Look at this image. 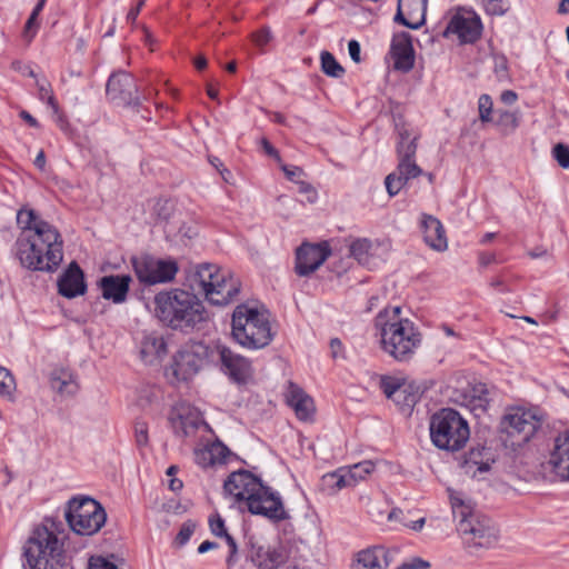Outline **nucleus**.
Listing matches in <instances>:
<instances>
[{"label": "nucleus", "mask_w": 569, "mask_h": 569, "mask_svg": "<svg viewBox=\"0 0 569 569\" xmlns=\"http://www.w3.org/2000/svg\"><path fill=\"white\" fill-rule=\"evenodd\" d=\"M331 251L327 243L301 244L296 252V272L307 277L315 272L330 256Z\"/></svg>", "instance_id": "a211bd4d"}, {"label": "nucleus", "mask_w": 569, "mask_h": 569, "mask_svg": "<svg viewBox=\"0 0 569 569\" xmlns=\"http://www.w3.org/2000/svg\"><path fill=\"white\" fill-rule=\"evenodd\" d=\"M23 553L30 569H63L67 566L63 541L44 526L32 531Z\"/></svg>", "instance_id": "423d86ee"}, {"label": "nucleus", "mask_w": 569, "mask_h": 569, "mask_svg": "<svg viewBox=\"0 0 569 569\" xmlns=\"http://www.w3.org/2000/svg\"><path fill=\"white\" fill-rule=\"evenodd\" d=\"M549 462L559 477L569 480V431L560 433L555 439Z\"/></svg>", "instance_id": "393cba45"}, {"label": "nucleus", "mask_w": 569, "mask_h": 569, "mask_svg": "<svg viewBox=\"0 0 569 569\" xmlns=\"http://www.w3.org/2000/svg\"><path fill=\"white\" fill-rule=\"evenodd\" d=\"M88 569H119L113 562L103 557H91Z\"/></svg>", "instance_id": "5fc2aeb1"}, {"label": "nucleus", "mask_w": 569, "mask_h": 569, "mask_svg": "<svg viewBox=\"0 0 569 569\" xmlns=\"http://www.w3.org/2000/svg\"><path fill=\"white\" fill-rule=\"evenodd\" d=\"M389 551L382 546H373L356 553L351 569H387Z\"/></svg>", "instance_id": "4be33fe9"}, {"label": "nucleus", "mask_w": 569, "mask_h": 569, "mask_svg": "<svg viewBox=\"0 0 569 569\" xmlns=\"http://www.w3.org/2000/svg\"><path fill=\"white\" fill-rule=\"evenodd\" d=\"M486 12L491 16H502L508 11V6L503 0H482Z\"/></svg>", "instance_id": "09e8293b"}, {"label": "nucleus", "mask_w": 569, "mask_h": 569, "mask_svg": "<svg viewBox=\"0 0 569 569\" xmlns=\"http://www.w3.org/2000/svg\"><path fill=\"white\" fill-rule=\"evenodd\" d=\"M449 498L455 518H458L459 520H465L476 512L472 509L471 505L463 500L462 495L460 492L449 490Z\"/></svg>", "instance_id": "e433bc0d"}, {"label": "nucleus", "mask_w": 569, "mask_h": 569, "mask_svg": "<svg viewBox=\"0 0 569 569\" xmlns=\"http://www.w3.org/2000/svg\"><path fill=\"white\" fill-rule=\"evenodd\" d=\"M261 148L269 156L280 161V154L278 150L269 142L267 138H261L260 140Z\"/></svg>", "instance_id": "13d9d810"}, {"label": "nucleus", "mask_w": 569, "mask_h": 569, "mask_svg": "<svg viewBox=\"0 0 569 569\" xmlns=\"http://www.w3.org/2000/svg\"><path fill=\"white\" fill-rule=\"evenodd\" d=\"M496 262V254L495 253H481L479 256V263L483 267H487L491 263H495Z\"/></svg>", "instance_id": "0e129e2a"}, {"label": "nucleus", "mask_w": 569, "mask_h": 569, "mask_svg": "<svg viewBox=\"0 0 569 569\" xmlns=\"http://www.w3.org/2000/svg\"><path fill=\"white\" fill-rule=\"evenodd\" d=\"M136 441L139 447L148 443V426L143 421H137L134 425Z\"/></svg>", "instance_id": "603ef678"}, {"label": "nucleus", "mask_w": 569, "mask_h": 569, "mask_svg": "<svg viewBox=\"0 0 569 569\" xmlns=\"http://www.w3.org/2000/svg\"><path fill=\"white\" fill-rule=\"evenodd\" d=\"M273 39L272 31L269 27L264 26L258 31L251 33L252 42L260 49L263 50L264 46H267Z\"/></svg>", "instance_id": "49530a36"}, {"label": "nucleus", "mask_w": 569, "mask_h": 569, "mask_svg": "<svg viewBox=\"0 0 569 569\" xmlns=\"http://www.w3.org/2000/svg\"><path fill=\"white\" fill-rule=\"evenodd\" d=\"M210 286L203 290L206 299L216 306H226L232 302L240 292V282L230 272L217 266V272L210 277Z\"/></svg>", "instance_id": "dca6fc26"}, {"label": "nucleus", "mask_w": 569, "mask_h": 569, "mask_svg": "<svg viewBox=\"0 0 569 569\" xmlns=\"http://www.w3.org/2000/svg\"><path fill=\"white\" fill-rule=\"evenodd\" d=\"M51 388L62 396H72L77 392L78 386L71 375L67 372H52L50 377Z\"/></svg>", "instance_id": "72a5a7b5"}, {"label": "nucleus", "mask_w": 569, "mask_h": 569, "mask_svg": "<svg viewBox=\"0 0 569 569\" xmlns=\"http://www.w3.org/2000/svg\"><path fill=\"white\" fill-rule=\"evenodd\" d=\"M109 100L118 106L137 107L140 104V96L136 79L126 71L112 73L106 86Z\"/></svg>", "instance_id": "2eb2a0df"}, {"label": "nucleus", "mask_w": 569, "mask_h": 569, "mask_svg": "<svg viewBox=\"0 0 569 569\" xmlns=\"http://www.w3.org/2000/svg\"><path fill=\"white\" fill-rule=\"evenodd\" d=\"M552 156L560 167L569 168V147L563 143H557L552 149Z\"/></svg>", "instance_id": "de8ad7c7"}, {"label": "nucleus", "mask_w": 569, "mask_h": 569, "mask_svg": "<svg viewBox=\"0 0 569 569\" xmlns=\"http://www.w3.org/2000/svg\"><path fill=\"white\" fill-rule=\"evenodd\" d=\"M348 50H349L350 58L356 63H359L361 60V58H360L361 49H360L359 42L357 40H350L348 43Z\"/></svg>", "instance_id": "bf43d9fd"}, {"label": "nucleus", "mask_w": 569, "mask_h": 569, "mask_svg": "<svg viewBox=\"0 0 569 569\" xmlns=\"http://www.w3.org/2000/svg\"><path fill=\"white\" fill-rule=\"evenodd\" d=\"M381 349L398 362L412 359L421 343V333L408 318L401 317V307H387L375 319Z\"/></svg>", "instance_id": "7ed1b4c3"}, {"label": "nucleus", "mask_w": 569, "mask_h": 569, "mask_svg": "<svg viewBox=\"0 0 569 569\" xmlns=\"http://www.w3.org/2000/svg\"><path fill=\"white\" fill-rule=\"evenodd\" d=\"M16 391V380L10 370L0 366V396L7 399H13Z\"/></svg>", "instance_id": "58836bf2"}, {"label": "nucleus", "mask_w": 569, "mask_h": 569, "mask_svg": "<svg viewBox=\"0 0 569 569\" xmlns=\"http://www.w3.org/2000/svg\"><path fill=\"white\" fill-rule=\"evenodd\" d=\"M457 530L470 552L493 548L499 540V530L493 521L478 512L465 520H459Z\"/></svg>", "instance_id": "9b49d317"}, {"label": "nucleus", "mask_w": 569, "mask_h": 569, "mask_svg": "<svg viewBox=\"0 0 569 569\" xmlns=\"http://www.w3.org/2000/svg\"><path fill=\"white\" fill-rule=\"evenodd\" d=\"M482 23L473 12L456 13L446 28L447 33L457 34L463 43H473L480 38Z\"/></svg>", "instance_id": "6ab92c4d"}, {"label": "nucleus", "mask_w": 569, "mask_h": 569, "mask_svg": "<svg viewBox=\"0 0 569 569\" xmlns=\"http://www.w3.org/2000/svg\"><path fill=\"white\" fill-rule=\"evenodd\" d=\"M211 361L218 363L221 372L239 386L247 385L253 377L251 361L224 345L212 347Z\"/></svg>", "instance_id": "ddd939ff"}, {"label": "nucleus", "mask_w": 569, "mask_h": 569, "mask_svg": "<svg viewBox=\"0 0 569 569\" xmlns=\"http://www.w3.org/2000/svg\"><path fill=\"white\" fill-rule=\"evenodd\" d=\"M287 559L288 556L283 547L262 546L250 541L240 569H246L249 561L259 569H280Z\"/></svg>", "instance_id": "f3484780"}, {"label": "nucleus", "mask_w": 569, "mask_h": 569, "mask_svg": "<svg viewBox=\"0 0 569 569\" xmlns=\"http://www.w3.org/2000/svg\"><path fill=\"white\" fill-rule=\"evenodd\" d=\"M490 287L498 289L501 292H509L510 289L506 286L505 281L501 278H496L490 281Z\"/></svg>", "instance_id": "69168bd1"}, {"label": "nucleus", "mask_w": 569, "mask_h": 569, "mask_svg": "<svg viewBox=\"0 0 569 569\" xmlns=\"http://www.w3.org/2000/svg\"><path fill=\"white\" fill-rule=\"evenodd\" d=\"M17 223L21 232L13 244V254L20 266L30 271H57L63 260V240L58 229L26 208L18 211Z\"/></svg>", "instance_id": "f257e3e1"}, {"label": "nucleus", "mask_w": 569, "mask_h": 569, "mask_svg": "<svg viewBox=\"0 0 569 569\" xmlns=\"http://www.w3.org/2000/svg\"><path fill=\"white\" fill-rule=\"evenodd\" d=\"M209 527L211 532L217 537L227 536V529L224 527V520L219 513L211 515L209 518Z\"/></svg>", "instance_id": "8fccbe9b"}, {"label": "nucleus", "mask_w": 569, "mask_h": 569, "mask_svg": "<svg viewBox=\"0 0 569 569\" xmlns=\"http://www.w3.org/2000/svg\"><path fill=\"white\" fill-rule=\"evenodd\" d=\"M373 468L375 465L369 460L355 463L348 468H342L346 480L348 481V488L356 486L359 480L365 479L369 473L373 471Z\"/></svg>", "instance_id": "f704fd0d"}, {"label": "nucleus", "mask_w": 569, "mask_h": 569, "mask_svg": "<svg viewBox=\"0 0 569 569\" xmlns=\"http://www.w3.org/2000/svg\"><path fill=\"white\" fill-rule=\"evenodd\" d=\"M144 4V0H140L137 6L132 9H130V11L128 12L127 14V21L130 22V23H134L139 13H140V10L141 8L143 7Z\"/></svg>", "instance_id": "680f3d73"}, {"label": "nucleus", "mask_w": 569, "mask_h": 569, "mask_svg": "<svg viewBox=\"0 0 569 569\" xmlns=\"http://www.w3.org/2000/svg\"><path fill=\"white\" fill-rule=\"evenodd\" d=\"M167 351V343L163 337L157 332L147 333L141 340L140 356L148 365L162 360Z\"/></svg>", "instance_id": "bb28decb"}, {"label": "nucleus", "mask_w": 569, "mask_h": 569, "mask_svg": "<svg viewBox=\"0 0 569 569\" xmlns=\"http://www.w3.org/2000/svg\"><path fill=\"white\" fill-rule=\"evenodd\" d=\"M421 229L425 242L433 250L443 251L448 247L446 231L439 219L431 214L421 216Z\"/></svg>", "instance_id": "5701e85b"}, {"label": "nucleus", "mask_w": 569, "mask_h": 569, "mask_svg": "<svg viewBox=\"0 0 569 569\" xmlns=\"http://www.w3.org/2000/svg\"><path fill=\"white\" fill-rule=\"evenodd\" d=\"M405 382H400L397 378L383 376L380 379V388L388 399H392Z\"/></svg>", "instance_id": "c03bdc74"}, {"label": "nucleus", "mask_w": 569, "mask_h": 569, "mask_svg": "<svg viewBox=\"0 0 569 569\" xmlns=\"http://www.w3.org/2000/svg\"><path fill=\"white\" fill-rule=\"evenodd\" d=\"M429 429L432 443L447 451L462 449L470 437L467 420L452 408H443L432 415Z\"/></svg>", "instance_id": "0eeeda50"}, {"label": "nucleus", "mask_w": 569, "mask_h": 569, "mask_svg": "<svg viewBox=\"0 0 569 569\" xmlns=\"http://www.w3.org/2000/svg\"><path fill=\"white\" fill-rule=\"evenodd\" d=\"M321 70L325 74L332 78H341L345 74L343 67L336 60L329 51H322L320 54Z\"/></svg>", "instance_id": "4c0bfd02"}, {"label": "nucleus", "mask_w": 569, "mask_h": 569, "mask_svg": "<svg viewBox=\"0 0 569 569\" xmlns=\"http://www.w3.org/2000/svg\"><path fill=\"white\" fill-rule=\"evenodd\" d=\"M212 347L203 342H191L183 346L174 356L170 367L179 381H187L196 376L203 365L211 360Z\"/></svg>", "instance_id": "f8f14e48"}, {"label": "nucleus", "mask_w": 569, "mask_h": 569, "mask_svg": "<svg viewBox=\"0 0 569 569\" xmlns=\"http://www.w3.org/2000/svg\"><path fill=\"white\" fill-rule=\"evenodd\" d=\"M231 335L246 349L267 347L273 338L269 316L248 305H239L232 313Z\"/></svg>", "instance_id": "39448f33"}, {"label": "nucleus", "mask_w": 569, "mask_h": 569, "mask_svg": "<svg viewBox=\"0 0 569 569\" xmlns=\"http://www.w3.org/2000/svg\"><path fill=\"white\" fill-rule=\"evenodd\" d=\"M420 399L419 388L403 383L392 397V401L402 410H410Z\"/></svg>", "instance_id": "473e14b6"}, {"label": "nucleus", "mask_w": 569, "mask_h": 569, "mask_svg": "<svg viewBox=\"0 0 569 569\" xmlns=\"http://www.w3.org/2000/svg\"><path fill=\"white\" fill-rule=\"evenodd\" d=\"M87 284L79 264L72 261L58 279V292L68 299L84 295Z\"/></svg>", "instance_id": "412c9836"}, {"label": "nucleus", "mask_w": 569, "mask_h": 569, "mask_svg": "<svg viewBox=\"0 0 569 569\" xmlns=\"http://www.w3.org/2000/svg\"><path fill=\"white\" fill-rule=\"evenodd\" d=\"M322 490L328 495H335L343 488H348V481L346 480L342 468L335 472L326 473L321 479Z\"/></svg>", "instance_id": "c9c22d12"}, {"label": "nucleus", "mask_w": 569, "mask_h": 569, "mask_svg": "<svg viewBox=\"0 0 569 569\" xmlns=\"http://www.w3.org/2000/svg\"><path fill=\"white\" fill-rule=\"evenodd\" d=\"M287 402L295 410L298 419L302 421L312 419L316 410L312 398L293 383L289 386Z\"/></svg>", "instance_id": "a878e982"}, {"label": "nucleus", "mask_w": 569, "mask_h": 569, "mask_svg": "<svg viewBox=\"0 0 569 569\" xmlns=\"http://www.w3.org/2000/svg\"><path fill=\"white\" fill-rule=\"evenodd\" d=\"M330 348H331L332 357L337 358L339 351L342 348V343H341V341L338 338H333L330 341Z\"/></svg>", "instance_id": "774afa93"}, {"label": "nucleus", "mask_w": 569, "mask_h": 569, "mask_svg": "<svg viewBox=\"0 0 569 569\" xmlns=\"http://www.w3.org/2000/svg\"><path fill=\"white\" fill-rule=\"evenodd\" d=\"M132 266L140 282L156 284L171 281L178 272L173 260H160L143 254L132 259Z\"/></svg>", "instance_id": "4468645a"}, {"label": "nucleus", "mask_w": 569, "mask_h": 569, "mask_svg": "<svg viewBox=\"0 0 569 569\" xmlns=\"http://www.w3.org/2000/svg\"><path fill=\"white\" fill-rule=\"evenodd\" d=\"M541 425L542 417L536 410L516 407L502 416L500 430L507 445L521 447L535 437Z\"/></svg>", "instance_id": "9d476101"}, {"label": "nucleus", "mask_w": 569, "mask_h": 569, "mask_svg": "<svg viewBox=\"0 0 569 569\" xmlns=\"http://www.w3.org/2000/svg\"><path fill=\"white\" fill-rule=\"evenodd\" d=\"M492 99L489 94H481L478 100L479 118L482 122H489L492 120Z\"/></svg>", "instance_id": "a18cd8bd"}, {"label": "nucleus", "mask_w": 569, "mask_h": 569, "mask_svg": "<svg viewBox=\"0 0 569 569\" xmlns=\"http://www.w3.org/2000/svg\"><path fill=\"white\" fill-rule=\"evenodd\" d=\"M173 429L177 436L188 437L198 429V421L180 416L178 420L173 422Z\"/></svg>", "instance_id": "a19ab883"}, {"label": "nucleus", "mask_w": 569, "mask_h": 569, "mask_svg": "<svg viewBox=\"0 0 569 569\" xmlns=\"http://www.w3.org/2000/svg\"><path fill=\"white\" fill-rule=\"evenodd\" d=\"M518 116L511 111H501L499 116V123L505 126L511 130H515L518 127Z\"/></svg>", "instance_id": "864d4df0"}, {"label": "nucleus", "mask_w": 569, "mask_h": 569, "mask_svg": "<svg viewBox=\"0 0 569 569\" xmlns=\"http://www.w3.org/2000/svg\"><path fill=\"white\" fill-rule=\"evenodd\" d=\"M350 254L362 266L371 268L375 264L372 242L369 239H356L350 244Z\"/></svg>", "instance_id": "2f4dec72"}, {"label": "nucleus", "mask_w": 569, "mask_h": 569, "mask_svg": "<svg viewBox=\"0 0 569 569\" xmlns=\"http://www.w3.org/2000/svg\"><path fill=\"white\" fill-rule=\"evenodd\" d=\"M130 282V276H104L100 279L99 287L104 299L121 303L127 298Z\"/></svg>", "instance_id": "b1692460"}, {"label": "nucleus", "mask_w": 569, "mask_h": 569, "mask_svg": "<svg viewBox=\"0 0 569 569\" xmlns=\"http://www.w3.org/2000/svg\"><path fill=\"white\" fill-rule=\"evenodd\" d=\"M486 449L482 448H472L467 456H465L461 461V468L465 470L466 475L477 476V473H482L489 470L490 465L488 461H483L482 453Z\"/></svg>", "instance_id": "7c9ffc66"}, {"label": "nucleus", "mask_w": 569, "mask_h": 569, "mask_svg": "<svg viewBox=\"0 0 569 569\" xmlns=\"http://www.w3.org/2000/svg\"><path fill=\"white\" fill-rule=\"evenodd\" d=\"M20 117L27 122L29 123L31 127L33 128H38L39 127V122L37 121L36 118H33L28 111L26 110H22L20 112Z\"/></svg>", "instance_id": "338daca9"}, {"label": "nucleus", "mask_w": 569, "mask_h": 569, "mask_svg": "<svg viewBox=\"0 0 569 569\" xmlns=\"http://www.w3.org/2000/svg\"><path fill=\"white\" fill-rule=\"evenodd\" d=\"M64 517L72 531L81 536L97 533L107 520L104 508L93 498L86 496L70 499Z\"/></svg>", "instance_id": "1a4fd4ad"}, {"label": "nucleus", "mask_w": 569, "mask_h": 569, "mask_svg": "<svg viewBox=\"0 0 569 569\" xmlns=\"http://www.w3.org/2000/svg\"><path fill=\"white\" fill-rule=\"evenodd\" d=\"M39 99L46 101L53 110L54 113H58L59 107L58 102L52 93L51 86L48 81H37Z\"/></svg>", "instance_id": "79ce46f5"}, {"label": "nucleus", "mask_w": 569, "mask_h": 569, "mask_svg": "<svg viewBox=\"0 0 569 569\" xmlns=\"http://www.w3.org/2000/svg\"><path fill=\"white\" fill-rule=\"evenodd\" d=\"M398 164L396 170L385 179V186L390 197L397 196L408 181L423 173V170L416 162L418 138H411L408 129L405 127H398Z\"/></svg>", "instance_id": "6e6552de"}, {"label": "nucleus", "mask_w": 569, "mask_h": 569, "mask_svg": "<svg viewBox=\"0 0 569 569\" xmlns=\"http://www.w3.org/2000/svg\"><path fill=\"white\" fill-rule=\"evenodd\" d=\"M223 538L226 539L229 546V555L226 560L227 569H236L237 567L240 568V565L243 563V559L238 552V546L236 540L228 532L227 536H223Z\"/></svg>", "instance_id": "ea45409f"}, {"label": "nucleus", "mask_w": 569, "mask_h": 569, "mask_svg": "<svg viewBox=\"0 0 569 569\" xmlns=\"http://www.w3.org/2000/svg\"><path fill=\"white\" fill-rule=\"evenodd\" d=\"M217 272L213 263H201L196 266L189 274L190 287L193 291L203 293L207 286H210V277Z\"/></svg>", "instance_id": "c85d7f7f"}, {"label": "nucleus", "mask_w": 569, "mask_h": 569, "mask_svg": "<svg viewBox=\"0 0 569 569\" xmlns=\"http://www.w3.org/2000/svg\"><path fill=\"white\" fill-rule=\"evenodd\" d=\"M224 492L243 501L248 511L273 522L289 519L281 497L247 470L232 472L223 485Z\"/></svg>", "instance_id": "f03ea898"}, {"label": "nucleus", "mask_w": 569, "mask_h": 569, "mask_svg": "<svg viewBox=\"0 0 569 569\" xmlns=\"http://www.w3.org/2000/svg\"><path fill=\"white\" fill-rule=\"evenodd\" d=\"M194 529H196V523L193 521H191V520L186 521L181 526V528L176 537V541L181 546L187 543L189 541L190 537L192 536V533L194 532Z\"/></svg>", "instance_id": "3c124183"}, {"label": "nucleus", "mask_w": 569, "mask_h": 569, "mask_svg": "<svg viewBox=\"0 0 569 569\" xmlns=\"http://www.w3.org/2000/svg\"><path fill=\"white\" fill-rule=\"evenodd\" d=\"M471 392H472V395H471L472 399L477 402L476 406L481 409H486L490 402L489 389H488L487 385L486 383H477L472 387Z\"/></svg>", "instance_id": "37998d69"}, {"label": "nucleus", "mask_w": 569, "mask_h": 569, "mask_svg": "<svg viewBox=\"0 0 569 569\" xmlns=\"http://www.w3.org/2000/svg\"><path fill=\"white\" fill-rule=\"evenodd\" d=\"M282 170L286 177L291 181H297V179L300 178L303 173L302 169L299 167L282 166Z\"/></svg>", "instance_id": "052dcab7"}, {"label": "nucleus", "mask_w": 569, "mask_h": 569, "mask_svg": "<svg viewBox=\"0 0 569 569\" xmlns=\"http://www.w3.org/2000/svg\"><path fill=\"white\" fill-rule=\"evenodd\" d=\"M409 0H398V9L397 13L395 16V21L409 28V29H419L425 23V11H426V4L427 0H416V4L418 8V14L413 19H408V17L405 16L402 11V7L411 6V3H408Z\"/></svg>", "instance_id": "c756f323"}, {"label": "nucleus", "mask_w": 569, "mask_h": 569, "mask_svg": "<svg viewBox=\"0 0 569 569\" xmlns=\"http://www.w3.org/2000/svg\"><path fill=\"white\" fill-rule=\"evenodd\" d=\"M37 18L38 16H33V11L31 12L29 19L27 20L26 22V26H24V37L30 41L34 34H36V29L38 28V24H37Z\"/></svg>", "instance_id": "4d7b16f0"}, {"label": "nucleus", "mask_w": 569, "mask_h": 569, "mask_svg": "<svg viewBox=\"0 0 569 569\" xmlns=\"http://www.w3.org/2000/svg\"><path fill=\"white\" fill-rule=\"evenodd\" d=\"M390 56L393 68L402 72H409L415 66V50L412 38L408 32L396 33L391 40Z\"/></svg>", "instance_id": "aec40b11"}, {"label": "nucleus", "mask_w": 569, "mask_h": 569, "mask_svg": "<svg viewBox=\"0 0 569 569\" xmlns=\"http://www.w3.org/2000/svg\"><path fill=\"white\" fill-rule=\"evenodd\" d=\"M228 448L222 443H212L209 447L194 450V461L202 468L224 462Z\"/></svg>", "instance_id": "cd10ccee"}, {"label": "nucleus", "mask_w": 569, "mask_h": 569, "mask_svg": "<svg viewBox=\"0 0 569 569\" xmlns=\"http://www.w3.org/2000/svg\"><path fill=\"white\" fill-rule=\"evenodd\" d=\"M430 563L421 558H412L397 567V569H428Z\"/></svg>", "instance_id": "6e6d98bb"}, {"label": "nucleus", "mask_w": 569, "mask_h": 569, "mask_svg": "<svg viewBox=\"0 0 569 569\" xmlns=\"http://www.w3.org/2000/svg\"><path fill=\"white\" fill-rule=\"evenodd\" d=\"M156 315L173 330L190 332L207 320V311L194 292L181 289L161 291L154 297Z\"/></svg>", "instance_id": "20e7f679"}, {"label": "nucleus", "mask_w": 569, "mask_h": 569, "mask_svg": "<svg viewBox=\"0 0 569 569\" xmlns=\"http://www.w3.org/2000/svg\"><path fill=\"white\" fill-rule=\"evenodd\" d=\"M517 93L512 90H505L500 96L501 101L506 104L515 103L517 101Z\"/></svg>", "instance_id": "e2e57ef3"}]
</instances>
